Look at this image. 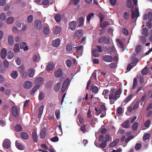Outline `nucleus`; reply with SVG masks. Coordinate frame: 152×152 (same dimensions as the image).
Here are the masks:
<instances>
[{
    "label": "nucleus",
    "mask_w": 152,
    "mask_h": 152,
    "mask_svg": "<svg viewBox=\"0 0 152 152\" xmlns=\"http://www.w3.org/2000/svg\"><path fill=\"white\" fill-rule=\"evenodd\" d=\"M40 85H36L30 91V94L31 95L33 94L39 88Z\"/></svg>",
    "instance_id": "nucleus-29"
},
{
    "label": "nucleus",
    "mask_w": 152,
    "mask_h": 152,
    "mask_svg": "<svg viewBox=\"0 0 152 152\" xmlns=\"http://www.w3.org/2000/svg\"><path fill=\"white\" fill-rule=\"evenodd\" d=\"M54 18L56 22H59L61 19V16L60 14H57L55 15Z\"/></svg>",
    "instance_id": "nucleus-39"
},
{
    "label": "nucleus",
    "mask_w": 152,
    "mask_h": 152,
    "mask_svg": "<svg viewBox=\"0 0 152 152\" xmlns=\"http://www.w3.org/2000/svg\"><path fill=\"white\" fill-rule=\"evenodd\" d=\"M7 50L5 48H2L1 50V58L3 59H4L6 56L7 53Z\"/></svg>",
    "instance_id": "nucleus-28"
},
{
    "label": "nucleus",
    "mask_w": 152,
    "mask_h": 152,
    "mask_svg": "<svg viewBox=\"0 0 152 152\" xmlns=\"http://www.w3.org/2000/svg\"><path fill=\"white\" fill-rule=\"evenodd\" d=\"M135 13L133 10L132 12L131 17L133 19H134L135 17L137 18L139 16V12L137 8L135 9Z\"/></svg>",
    "instance_id": "nucleus-9"
},
{
    "label": "nucleus",
    "mask_w": 152,
    "mask_h": 152,
    "mask_svg": "<svg viewBox=\"0 0 152 152\" xmlns=\"http://www.w3.org/2000/svg\"><path fill=\"white\" fill-rule=\"evenodd\" d=\"M60 40L59 38H57L53 41L52 42L53 46L54 47H58L59 46Z\"/></svg>",
    "instance_id": "nucleus-14"
},
{
    "label": "nucleus",
    "mask_w": 152,
    "mask_h": 152,
    "mask_svg": "<svg viewBox=\"0 0 152 152\" xmlns=\"http://www.w3.org/2000/svg\"><path fill=\"white\" fill-rule=\"evenodd\" d=\"M72 46L70 43L67 44L66 46V50L67 52H70L72 49Z\"/></svg>",
    "instance_id": "nucleus-41"
},
{
    "label": "nucleus",
    "mask_w": 152,
    "mask_h": 152,
    "mask_svg": "<svg viewBox=\"0 0 152 152\" xmlns=\"http://www.w3.org/2000/svg\"><path fill=\"white\" fill-rule=\"evenodd\" d=\"M11 77L14 79H15L18 76V74L17 71H13L11 74Z\"/></svg>",
    "instance_id": "nucleus-35"
},
{
    "label": "nucleus",
    "mask_w": 152,
    "mask_h": 152,
    "mask_svg": "<svg viewBox=\"0 0 152 152\" xmlns=\"http://www.w3.org/2000/svg\"><path fill=\"white\" fill-rule=\"evenodd\" d=\"M95 110L96 111L95 114L96 115H98L102 113V111L101 109H98L97 108L95 107Z\"/></svg>",
    "instance_id": "nucleus-64"
},
{
    "label": "nucleus",
    "mask_w": 152,
    "mask_h": 152,
    "mask_svg": "<svg viewBox=\"0 0 152 152\" xmlns=\"http://www.w3.org/2000/svg\"><path fill=\"white\" fill-rule=\"evenodd\" d=\"M124 18L126 20H128L130 17L129 14L127 12H124L123 15Z\"/></svg>",
    "instance_id": "nucleus-48"
},
{
    "label": "nucleus",
    "mask_w": 152,
    "mask_h": 152,
    "mask_svg": "<svg viewBox=\"0 0 152 152\" xmlns=\"http://www.w3.org/2000/svg\"><path fill=\"white\" fill-rule=\"evenodd\" d=\"M92 53V55L95 57H98L100 56V54L99 53L97 49L96 48L93 50Z\"/></svg>",
    "instance_id": "nucleus-22"
},
{
    "label": "nucleus",
    "mask_w": 152,
    "mask_h": 152,
    "mask_svg": "<svg viewBox=\"0 0 152 152\" xmlns=\"http://www.w3.org/2000/svg\"><path fill=\"white\" fill-rule=\"evenodd\" d=\"M83 46L81 45L74 48H75L76 49V51L77 54L80 55H81L83 54Z\"/></svg>",
    "instance_id": "nucleus-7"
},
{
    "label": "nucleus",
    "mask_w": 152,
    "mask_h": 152,
    "mask_svg": "<svg viewBox=\"0 0 152 152\" xmlns=\"http://www.w3.org/2000/svg\"><path fill=\"white\" fill-rule=\"evenodd\" d=\"M116 41L118 43L119 47L121 48H124L123 43L120 39H116Z\"/></svg>",
    "instance_id": "nucleus-40"
},
{
    "label": "nucleus",
    "mask_w": 152,
    "mask_h": 152,
    "mask_svg": "<svg viewBox=\"0 0 152 152\" xmlns=\"http://www.w3.org/2000/svg\"><path fill=\"white\" fill-rule=\"evenodd\" d=\"M69 78H67L64 82L63 83V86H62V87H64L65 88H66L67 86H68L69 83Z\"/></svg>",
    "instance_id": "nucleus-42"
},
{
    "label": "nucleus",
    "mask_w": 152,
    "mask_h": 152,
    "mask_svg": "<svg viewBox=\"0 0 152 152\" xmlns=\"http://www.w3.org/2000/svg\"><path fill=\"white\" fill-rule=\"evenodd\" d=\"M6 18V15L4 13L1 14L0 16V18L2 21H4L5 20Z\"/></svg>",
    "instance_id": "nucleus-52"
},
{
    "label": "nucleus",
    "mask_w": 152,
    "mask_h": 152,
    "mask_svg": "<svg viewBox=\"0 0 152 152\" xmlns=\"http://www.w3.org/2000/svg\"><path fill=\"white\" fill-rule=\"evenodd\" d=\"M77 22L75 21L70 22L69 23V28L72 31L75 30L77 26Z\"/></svg>",
    "instance_id": "nucleus-6"
},
{
    "label": "nucleus",
    "mask_w": 152,
    "mask_h": 152,
    "mask_svg": "<svg viewBox=\"0 0 152 152\" xmlns=\"http://www.w3.org/2000/svg\"><path fill=\"white\" fill-rule=\"evenodd\" d=\"M148 73V68L145 66L142 70V74L143 75H145L147 74Z\"/></svg>",
    "instance_id": "nucleus-57"
},
{
    "label": "nucleus",
    "mask_w": 152,
    "mask_h": 152,
    "mask_svg": "<svg viewBox=\"0 0 152 152\" xmlns=\"http://www.w3.org/2000/svg\"><path fill=\"white\" fill-rule=\"evenodd\" d=\"M11 111L12 114L14 117H17L19 116V112L16 107H12L11 108Z\"/></svg>",
    "instance_id": "nucleus-3"
},
{
    "label": "nucleus",
    "mask_w": 152,
    "mask_h": 152,
    "mask_svg": "<svg viewBox=\"0 0 152 152\" xmlns=\"http://www.w3.org/2000/svg\"><path fill=\"white\" fill-rule=\"evenodd\" d=\"M8 43L9 45H12L14 43V38L12 36L10 35L8 37Z\"/></svg>",
    "instance_id": "nucleus-26"
},
{
    "label": "nucleus",
    "mask_w": 152,
    "mask_h": 152,
    "mask_svg": "<svg viewBox=\"0 0 152 152\" xmlns=\"http://www.w3.org/2000/svg\"><path fill=\"white\" fill-rule=\"evenodd\" d=\"M54 67V64L53 62L49 63L47 66L46 69L47 71L50 72L51 71Z\"/></svg>",
    "instance_id": "nucleus-12"
},
{
    "label": "nucleus",
    "mask_w": 152,
    "mask_h": 152,
    "mask_svg": "<svg viewBox=\"0 0 152 152\" xmlns=\"http://www.w3.org/2000/svg\"><path fill=\"white\" fill-rule=\"evenodd\" d=\"M52 86V83L51 81H49L47 82L46 84V87L47 88H50Z\"/></svg>",
    "instance_id": "nucleus-54"
},
{
    "label": "nucleus",
    "mask_w": 152,
    "mask_h": 152,
    "mask_svg": "<svg viewBox=\"0 0 152 152\" xmlns=\"http://www.w3.org/2000/svg\"><path fill=\"white\" fill-rule=\"evenodd\" d=\"M3 146L6 149L9 148L11 147V142L8 139L5 140L3 143Z\"/></svg>",
    "instance_id": "nucleus-4"
},
{
    "label": "nucleus",
    "mask_w": 152,
    "mask_h": 152,
    "mask_svg": "<svg viewBox=\"0 0 152 152\" xmlns=\"http://www.w3.org/2000/svg\"><path fill=\"white\" fill-rule=\"evenodd\" d=\"M107 145V142L105 141H103L101 144L99 145V147L102 148H105Z\"/></svg>",
    "instance_id": "nucleus-56"
},
{
    "label": "nucleus",
    "mask_w": 152,
    "mask_h": 152,
    "mask_svg": "<svg viewBox=\"0 0 152 152\" xmlns=\"http://www.w3.org/2000/svg\"><path fill=\"white\" fill-rule=\"evenodd\" d=\"M32 85V83L30 81H26L23 84L24 87L26 89H30Z\"/></svg>",
    "instance_id": "nucleus-19"
},
{
    "label": "nucleus",
    "mask_w": 152,
    "mask_h": 152,
    "mask_svg": "<svg viewBox=\"0 0 152 152\" xmlns=\"http://www.w3.org/2000/svg\"><path fill=\"white\" fill-rule=\"evenodd\" d=\"M102 60L105 62H111L113 60L112 57L109 55H105L103 56Z\"/></svg>",
    "instance_id": "nucleus-5"
},
{
    "label": "nucleus",
    "mask_w": 152,
    "mask_h": 152,
    "mask_svg": "<svg viewBox=\"0 0 152 152\" xmlns=\"http://www.w3.org/2000/svg\"><path fill=\"white\" fill-rule=\"evenodd\" d=\"M84 18L82 17H80L77 20V22L79 24L78 26L80 27L83 26L84 24Z\"/></svg>",
    "instance_id": "nucleus-23"
},
{
    "label": "nucleus",
    "mask_w": 152,
    "mask_h": 152,
    "mask_svg": "<svg viewBox=\"0 0 152 152\" xmlns=\"http://www.w3.org/2000/svg\"><path fill=\"white\" fill-rule=\"evenodd\" d=\"M34 72L33 69L30 68L28 69V75L30 77H32L34 75Z\"/></svg>",
    "instance_id": "nucleus-34"
},
{
    "label": "nucleus",
    "mask_w": 152,
    "mask_h": 152,
    "mask_svg": "<svg viewBox=\"0 0 152 152\" xmlns=\"http://www.w3.org/2000/svg\"><path fill=\"white\" fill-rule=\"evenodd\" d=\"M140 104V101H138L136 103L133 107V110H134L137 109L139 107Z\"/></svg>",
    "instance_id": "nucleus-61"
},
{
    "label": "nucleus",
    "mask_w": 152,
    "mask_h": 152,
    "mask_svg": "<svg viewBox=\"0 0 152 152\" xmlns=\"http://www.w3.org/2000/svg\"><path fill=\"white\" fill-rule=\"evenodd\" d=\"M46 129L45 128H43L41 130L40 138L41 139H44L46 136Z\"/></svg>",
    "instance_id": "nucleus-18"
},
{
    "label": "nucleus",
    "mask_w": 152,
    "mask_h": 152,
    "mask_svg": "<svg viewBox=\"0 0 152 152\" xmlns=\"http://www.w3.org/2000/svg\"><path fill=\"white\" fill-rule=\"evenodd\" d=\"M115 48L114 46H112L111 48L105 47V51L107 52L108 53H110L112 52L115 51Z\"/></svg>",
    "instance_id": "nucleus-15"
},
{
    "label": "nucleus",
    "mask_w": 152,
    "mask_h": 152,
    "mask_svg": "<svg viewBox=\"0 0 152 152\" xmlns=\"http://www.w3.org/2000/svg\"><path fill=\"white\" fill-rule=\"evenodd\" d=\"M122 91L121 88H119L115 91L113 88L111 89L110 93L109 96V99L110 100V102L111 104H114L115 101L120 97Z\"/></svg>",
    "instance_id": "nucleus-1"
},
{
    "label": "nucleus",
    "mask_w": 152,
    "mask_h": 152,
    "mask_svg": "<svg viewBox=\"0 0 152 152\" xmlns=\"http://www.w3.org/2000/svg\"><path fill=\"white\" fill-rule=\"evenodd\" d=\"M86 125L83 124V125L80 128V130L84 133H85L86 132Z\"/></svg>",
    "instance_id": "nucleus-53"
},
{
    "label": "nucleus",
    "mask_w": 152,
    "mask_h": 152,
    "mask_svg": "<svg viewBox=\"0 0 152 152\" xmlns=\"http://www.w3.org/2000/svg\"><path fill=\"white\" fill-rule=\"evenodd\" d=\"M43 31L44 34L46 35H48L49 33L50 30L49 29V26L48 25H44Z\"/></svg>",
    "instance_id": "nucleus-13"
},
{
    "label": "nucleus",
    "mask_w": 152,
    "mask_h": 152,
    "mask_svg": "<svg viewBox=\"0 0 152 152\" xmlns=\"http://www.w3.org/2000/svg\"><path fill=\"white\" fill-rule=\"evenodd\" d=\"M7 57L8 59H11L14 56L13 53L12 51H9L7 53Z\"/></svg>",
    "instance_id": "nucleus-38"
},
{
    "label": "nucleus",
    "mask_w": 152,
    "mask_h": 152,
    "mask_svg": "<svg viewBox=\"0 0 152 152\" xmlns=\"http://www.w3.org/2000/svg\"><path fill=\"white\" fill-rule=\"evenodd\" d=\"M72 63V61L68 59L66 61V63L68 67H70L71 66Z\"/></svg>",
    "instance_id": "nucleus-60"
},
{
    "label": "nucleus",
    "mask_w": 152,
    "mask_h": 152,
    "mask_svg": "<svg viewBox=\"0 0 152 152\" xmlns=\"http://www.w3.org/2000/svg\"><path fill=\"white\" fill-rule=\"evenodd\" d=\"M90 89H91L92 92L95 94L97 93L98 91V87L95 86H91L90 87Z\"/></svg>",
    "instance_id": "nucleus-32"
},
{
    "label": "nucleus",
    "mask_w": 152,
    "mask_h": 152,
    "mask_svg": "<svg viewBox=\"0 0 152 152\" xmlns=\"http://www.w3.org/2000/svg\"><path fill=\"white\" fill-rule=\"evenodd\" d=\"M62 70L59 68L54 71V75L56 77H58L62 75Z\"/></svg>",
    "instance_id": "nucleus-10"
},
{
    "label": "nucleus",
    "mask_w": 152,
    "mask_h": 152,
    "mask_svg": "<svg viewBox=\"0 0 152 152\" xmlns=\"http://www.w3.org/2000/svg\"><path fill=\"white\" fill-rule=\"evenodd\" d=\"M15 48L13 49V51L15 53H17L20 51L19 44L18 43L15 44L14 45Z\"/></svg>",
    "instance_id": "nucleus-37"
},
{
    "label": "nucleus",
    "mask_w": 152,
    "mask_h": 152,
    "mask_svg": "<svg viewBox=\"0 0 152 152\" xmlns=\"http://www.w3.org/2000/svg\"><path fill=\"white\" fill-rule=\"evenodd\" d=\"M150 136V134L148 133H146L144 134L143 137L142 139L144 141H146L148 140Z\"/></svg>",
    "instance_id": "nucleus-45"
},
{
    "label": "nucleus",
    "mask_w": 152,
    "mask_h": 152,
    "mask_svg": "<svg viewBox=\"0 0 152 152\" xmlns=\"http://www.w3.org/2000/svg\"><path fill=\"white\" fill-rule=\"evenodd\" d=\"M19 72H20L22 77L23 78H25L27 76L26 72L24 71L23 70V67L21 66H20L19 67Z\"/></svg>",
    "instance_id": "nucleus-16"
},
{
    "label": "nucleus",
    "mask_w": 152,
    "mask_h": 152,
    "mask_svg": "<svg viewBox=\"0 0 152 152\" xmlns=\"http://www.w3.org/2000/svg\"><path fill=\"white\" fill-rule=\"evenodd\" d=\"M119 141L118 139H116L115 141L111 143L110 145V146L111 147H114L116 146Z\"/></svg>",
    "instance_id": "nucleus-33"
},
{
    "label": "nucleus",
    "mask_w": 152,
    "mask_h": 152,
    "mask_svg": "<svg viewBox=\"0 0 152 152\" xmlns=\"http://www.w3.org/2000/svg\"><path fill=\"white\" fill-rule=\"evenodd\" d=\"M14 20V18L12 17L8 18L7 20V23L8 24H11L12 23Z\"/></svg>",
    "instance_id": "nucleus-49"
},
{
    "label": "nucleus",
    "mask_w": 152,
    "mask_h": 152,
    "mask_svg": "<svg viewBox=\"0 0 152 152\" xmlns=\"http://www.w3.org/2000/svg\"><path fill=\"white\" fill-rule=\"evenodd\" d=\"M132 96L133 95L132 94H130L125 99L124 102L126 103L128 102L132 99Z\"/></svg>",
    "instance_id": "nucleus-47"
},
{
    "label": "nucleus",
    "mask_w": 152,
    "mask_h": 152,
    "mask_svg": "<svg viewBox=\"0 0 152 152\" xmlns=\"http://www.w3.org/2000/svg\"><path fill=\"white\" fill-rule=\"evenodd\" d=\"M94 14L93 13H89L87 17V20L88 22H89L91 18L92 17H94Z\"/></svg>",
    "instance_id": "nucleus-50"
},
{
    "label": "nucleus",
    "mask_w": 152,
    "mask_h": 152,
    "mask_svg": "<svg viewBox=\"0 0 152 152\" xmlns=\"http://www.w3.org/2000/svg\"><path fill=\"white\" fill-rule=\"evenodd\" d=\"M126 6L127 7L130 8L131 7L132 5V3L131 0H127L126 2Z\"/></svg>",
    "instance_id": "nucleus-58"
},
{
    "label": "nucleus",
    "mask_w": 152,
    "mask_h": 152,
    "mask_svg": "<svg viewBox=\"0 0 152 152\" xmlns=\"http://www.w3.org/2000/svg\"><path fill=\"white\" fill-rule=\"evenodd\" d=\"M20 48L21 49H23L24 51L27 50L28 49V47L26 45V43L25 42H23L21 44Z\"/></svg>",
    "instance_id": "nucleus-21"
},
{
    "label": "nucleus",
    "mask_w": 152,
    "mask_h": 152,
    "mask_svg": "<svg viewBox=\"0 0 152 152\" xmlns=\"http://www.w3.org/2000/svg\"><path fill=\"white\" fill-rule=\"evenodd\" d=\"M32 136L34 141L35 142H37V135L36 131L34 130L32 133Z\"/></svg>",
    "instance_id": "nucleus-27"
},
{
    "label": "nucleus",
    "mask_w": 152,
    "mask_h": 152,
    "mask_svg": "<svg viewBox=\"0 0 152 152\" xmlns=\"http://www.w3.org/2000/svg\"><path fill=\"white\" fill-rule=\"evenodd\" d=\"M61 31V28L58 26H56L54 31V34H57L59 33Z\"/></svg>",
    "instance_id": "nucleus-44"
},
{
    "label": "nucleus",
    "mask_w": 152,
    "mask_h": 152,
    "mask_svg": "<svg viewBox=\"0 0 152 152\" xmlns=\"http://www.w3.org/2000/svg\"><path fill=\"white\" fill-rule=\"evenodd\" d=\"M44 108V106L43 105L41 106L39 108L38 110V114L37 117L40 118L41 117Z\"/></svg>",
    "instance_id": "nucleus-24"
},
{
    "label": "nucleus",
    "mask_w": 152,
    "mask_h": 152,
    "mask_svg": "<svg viewBox=\"0 0 152 152\" xmlns=\"http://www.w3.org/2000/svg\"><path fill=\"white\" fill-rule=\"evenodd\" d=\"M146 25L149 28H151L152 26V23L150 20L147 21L146 23Z\"/></svg>",
    "instance_id": "nucleus-59"
},
{
    "label": "nucleus",
    "mask_w": 152,
    "mask_h": 152,
    "mask_svg": "<svg viewBox=\"0 0 152 152\" xmlns=\"http://www.w3.org/2000/svg\"><path fill=\"white\" fill-rule=\"evenodd\" d=\"M78 118L79 119L80 123L81 124H82L84 122V120L81 115L80 114L78 116Z\"/></svg>",
    "instance_id": "nucleus-63"
},
{
    "label": "nucleus",
    "mask_w": 152,
    "mask_h": 152,
    "mask_svg": "<svg viewBox=\"0 0 152 152\" xmlns=\"http://www.w3.org/2000/svg\"><path fill=\"white\" fill-rule=\"evenodd\" d=\"M43 81L44 79L43 77H39L36 78L35 80V83L36 84L39 85L42 84Z\"/></svg>",
    "instance_id": "nucleus-11"
},
{
    "label": "nucleus",
    "mask_w": 152,
    "mask_h": 152,
    "mask_svg": "<svg viewBox=\"0 0 152 152\" xmlns=\"http://www.w3.org/2000/svg\"><path fill=\"white\" fill-rule=\"evenodd\" d=\"M39 101H42L45 98V95L44 93L40 92L39 96Z\"/></svg>",
    "instance_id": "nucleus-43"
},
{
    "label": "nucleus",
    "mask_w": 152,
    "mask_h": 152,
    "mask_svg": "<svg viewBox=\"0 0 152 152\" xmlns=\"http://www.w3.org/2000/svg\"><path fill=\"white\" fill-rule=\"evenodd\" d=\"M20 136L22 139L26 140L29 138V135L28 134L25 132H22L20 134Z\"/></svg>",
    "instance_id": "nucleus-17"
},
{
    "label": "nucleus",
    "mask_w": 152,
    "mask_h": 152,
    "mask_svg": "<svg viewBox=\"0 0 152 152\" xmlns=\"http://www.w3.org/2000/svg\"><path fill=\"white\" fill-rule=\"evenodd\" d=\"M15 129L16 132H20L22 131L23 128L20 124H18L15 126Z\"/></svg>",
    "instance_id": "nucleus-30"
},
{
    "label": "nucleus",
    "mask_w": 152,
    "mask_h": 152,
    "mask_svg": "<svg viewBox=\"0 0 152 152\" xmlns=\"http://www.w3.org/2000/svg\"><path fill=\"white\" fill-rule=\"evenodd\" d=\"M130 121L129 120H126L121 124V126L125 128H128L130 126Z\"/></svg>",
    "instance_id": "nucleus-20"
},
{
    "label": "nucleus",
    "mask_w": 152,
    "mask_h": 152,
    "mask_svg": "<svg viewBox=\"0 0 152 152\" xmlns=\"http://www.w3.org/2000/svg\"><path fill=\"white\" fill-rule=\"evenodd\" d=\"M151 121L149 119L148 120L144 123V126L146 128H148L150 124Z\"/></svg>",
    "instance_id": "nucleus-62"
},
{
    "label": "nucleus",
    "mask_w": 152,
    "mask_h": 152,
    "mask_svg": "<svg viewBox=\"0 0 152 152\" xmlns=\"http://www.w3.org/2000/svg\"><path fill=\"white\" fill-rule=\"evenodd\" d=\"M15 145L17 148L19 149L22 150L24 149V147L22 144L18 142V141H16Z\"/></svg>",
    "instance_id": "nucleus-31"
},
{
    "label": "nucleus",
    "mask_w": 152,
    "mask_h": 152,
    "mask_svg": "<svg viewBox=\"0 0 152 152\" xmlns=\"http://www.w3.org/2000/svg\"><path fill=\"white\" fill-rule=\"evenodd\" d=\"M138 126V123L137 122H135L133 124L132 127V130L135 131L137 129Z\"/></svg>",
    "instance_id": "nucleus-46"
},
{
    "label": "nucleus",
    "mask_w": 152,
    "mask_h": 152,
    "mask_svg": "<svg viewBox=\"0 0 152 152\" xmlns=\"http://www.w3.org/2000/svg\"><path fill=\"white\" fill-rule=\"evenodd\" d=\"M83 31L82 30H77L74 34V38L76 39L81 37L83 35Z\"/></svg>",
    "instance_id": "nucleus-8"
},
{
    "label": "nucleus",
    "mask_w": 152,
    "mask_h": 152,
    "mask_svg": "<svg viewBox=\"0 0 152 152\" xmlns=\"http://www.w3.org/2000/svg\"><path fill=\"white\" fill-rule=\"evenodd\" d=\"M109 25L108 21H104L100 24V27L102 28H104L106 27Z\"/></svg>",
    "instance_id": "nucleus-36"
},
{
    "label": "nucleus",
    "mask_w": 152,
    "mask_h": 152,
    "mask_svg": "<svg viewBox=\"0 0 152 152\" xmlns=\"http://www.w3.org/2000/svg\"><path fill=\"white\" fill-rule=\"evenodd\" d=\"M61 85V83H58L57 84L54 86V90L55 91H57L59 90Z\"/></svg>",
    "instance_id": "nucleus-51"
},
{
    "label": "nucleus",
    "mask_w": 152,
    "mask_h": 152,
    "mask_svg": "<svg viewBox=\"0 0 152 152\" xmlns=\"http://www.w3.org/2000/svg\"><path fill=\"white\" fill-rule=\"evenodd\" d=\"M105 37V36H103L100 37L98 40V42L100 43H102L104 42V41Z\"/></svg>",
    "instance_id": "nucleus-55"
},
{
    "label": "nucleus",
    "mask_w": 152,
    "mask_h": 152,
    "mask_svg": "<svg viewBox=\"0 0 152 152\" xmlns=\"http://www.w3.org/2000/svg\"><path fill=\"white\" fill-rule=\"evenodd\" d=\"M148 29L145 27L142 29L141 33L142 34L144 35L145 37H147L148 35Z\"/></svg>",
    "instance_id": "nucleus-25"
},
{
    "label": "nucleus",
    "mask_w": 152,
    "mask_h": 152,
    "mask_svg": "<svg viewBox=\"0 0 152 152\" xmlns=\"http://www.w3.org/2000/svg\"><path fill=\"white\" fill-rule=\"evenodd\" d=\"M34 26L35 28L38 30H39L42 27L41 21L39 20H36L34 21Z\"/></svg>",
    "instance_id": "nucleus-2"
}]
</instances>
